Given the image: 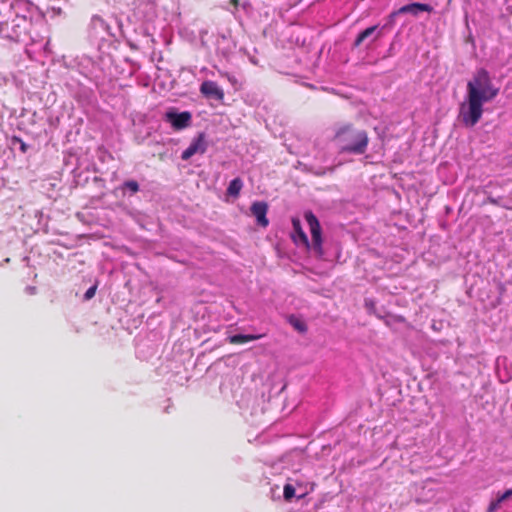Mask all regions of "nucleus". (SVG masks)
Masks as SVG:
<instances>
[{
	"label": "nucleus",
	"mask_w": 512,
	"mask_h": 512,
	"mask_svg": "<svg viewBox=\"0 0 512 512\" xmlns=\"http://www.w3.org/2000/svg\"><path fill=\"white\" fill-rule=\"evenodd\" d=\"M500 92L485 68H478L467 83V92L464 102L459 107V121L466 127H474L481 119L484 104L493 101Z\"/></svg>",
	"instance_id": "f257e3e1"
},
{
	"label": "nucleus",
	"mask_w": 512,
	"mask_h": 512,
	"mask_svg": "<svg viewBox=\"0 0 512 512\" xmlns=\"http://www.w3.org/2000/svg\"><path fill=\"white\" fill-rule=\"evenodd\" d=\"M4 17L0 19V37L10 42L18 43L25 35L28 28V16L20 14L22 7L28 6L26 0H14L11 3H3Z\"/></svg>",
	"instance_id": "f03ea898"
},
{
	"label": "nucleus",
	"mask_w": 512,
	"mask_h": 512,
	"mask_svg": "<svg viewBox=\"0 0 512 512\" xmlns=\"http://www.w3.org/2000/svg\"><path fill=\"white\" fill-rule=\"evenodd\" d=\"M333 141L340 154L362 155L367 150L369 138L365 130L344 124L336 129Z\"/></svg>",
	"instance_id": "7ed1b4c3"
},
{
	"label": "nucleus",
	"mask_w": 512,
	"mask_h": 512,
	"mask_svg": "<svg viewBox=\"0 0 512 512\" xmlns=\"http://www.w3.org/2000/svg\"><path fill=\"white\" fill-rule=\"evenodd\" d=\"M304 218L310 229L311 243L309 242L306 233L302 230L300 221L298 219H293L292 221L295 233L293 235V239L296 244H303L305 247L311 248L316 256L322 257L324 255V251L322 247V230L319 220L312 211H306L304 213Z\"/></svg>",
	"instance_id": "20e7f679"
},
{
	"label": "nucleus",
	"mask_w": 512,
	"mask_h": 512,
	"mask_svg": "<svg viewBox=\"0 0 512 512\" xmlns=\"http://www.w3.org/2000/svg\"><path fill=\"white\" fill-rule=\"evenodd\" d=\"M164 121L169 123L174 130H182L192 123V114L189 111L179 112L175 108L166 111Z\"/></svg>",
	"instance_id": "39448f33"
},
{
	"label": "nucleus",
	"mask_w": 512,
	"mask_h": 512,
	"mask_svg": "<svg viewBox=\"0 0 512 512\" xmlns=\"http://www.w3.org/2000/svg\"><path fill=\"white\" fill-rule=\"evenodd\" d=\"M89 31L91 37L96 40H104L106 36L116 37V34L111 31L110 25L98 15L92 16Z\"/></svg>",
	"instance_id": "423d86ee"
},
{
	"label": "nucleus",
	"mask_w": 512,
	"mask_h": 512,
	"mask_svg": "<svg viewBox=\"0 0 512 512\" xmlns=\"http://www.w3.org/2000/svg\"><path fill=\"white\" fill-rule=\"evenodd\" d=\"M207 147L206 135L204 132H200L195 138H193L188 148L182 152L181 159L187 161L195 154H204Z\"/></svg>",
	"instance_id": "0eeeda50"
},
{
	"label": "nucleus",
	"mask_w": 512,
	"mask_h": 512,
	"mask_svg": "<svg viewBox=\"0 0 512 512\" xmlns=\"http://www.w3.org/2000/svg\"><path fill=\"white\" fill-rule=\"evenodd\" d=\"M387 29V25L379 26V25H373L362 32L358 34L356 39L354 40L353 47L357 48L359 47L365 40L370 39L369 43L367 44V47L370 46L374 41L379 39L382 35L384 30Z\"/></svg>",
	"instance_id": "6e6552de"
},
{
	"label": "nucleus",
	"mask_w": 512,
	"mask_h": 512,
	"mask_svg": "<svg viewBox=\"0 0 512 512\" xmlns=\"http://www.w3.org/2000/svg\"><path fill=\"white\" fill-rule=\"evenodd\" d=\"M199 91L207 100H215L218 102H223L224 100V91L215 81H203Z\"/></svg>",
	"instance_id": "1a4fd4ad"
},
{
	"label": "nucleus",
	"mask_w": 512,
	"mask_h": 512,
	"mask_svg": "<svg viewBox=\"0 0 512 512\" xmlns=\"http://www.w3.org/2000/svg\"><path fill=\"white\" fill-rule=\"evenodd\" d=\"M251 213L256 218L257 225L267 227L269 220L267 218L268 204L265 201H255L251 205Z\"/></svg>",
	"instance_id": "9d476101"
},
{
	"label": "nucleus",
	"mask_w": 512,
	"mask_h": 512,
	"mask_svg": "<svg viewBox=\"0 0 512 512\" xmlns=\"http://www.w3.org/2000/svg\"><path fill=\"white\" fill-rule=\"evenodd\" d=\"M234 48V42L224 34L220 35L217 38L216 52L218 55H221L225 59H228L229 56L233 53Z\"/></svg>",
	"instance_id": "9b49d317"
},
{
	"label": "nucleus",
	"mask_w": 512,
	"mask_h": 512,
	"mask_svg": "<svg viewBox=\"0 0 512 512\" xmlns=\"http://www.w3.org/2000/svg\"><path fill=\"white\" fill-rule=\"evenodd\" d=\"M119 190L122 191V194L132 196L140 191L139 183L136 180H126L120 186Z\"/></svg>",
	"instance_id": "f8f14e48"
},
{
	"label": "nucleus",
	"mask_w": 512,
	"mask_h": 512,
	"mask_svg": "<svg viewBox=\"0 0 512 512\" xmlns=\"http://www.w3.org/2000/svg\"><path fill=\"white\" fill-rule=\"evenodd\" d=\"M262 337V335L256 334H235L228 337L229 343L232 344H243L246 342L258 340Z\"/></svg>",
	"instance_id": "ddd939ff"
},
{
	"label": "nucleus",
	"mask_w": 512,
	"mask_h": 512,
	"mask_svg": "<svg viewBox=\"0 0 512 512\" xmlns=\"http://www.w3.org/2000/svg\"><path fill=\"white\" fill-rule=\"evenodd\" d=\"M242 187L243 181L241 180V178L236 177L230 181L227 188V194L232 197H238Z\"/></svg>",
	"instance_id": "4468645a"
},
{
	"label": "nucleus",
	"mask_w": 512,
	"mask_h": 512,
	"mask_svg": "<svg viewBox=\"0 0 512 512\" xmlns=\"http://www.w3.org/2000/svg\"><path fill=\"white\" fill-rule=\"evenodd\" d=\"M410 14L418 16L421 12H432L433 7L429 4L413 2L409 4Z\"/></svg>",
	"instance_id": "2eb2a0df"
},
{
	"label": "nucleus",
	"mask_w": 512,
	"mask_h": 512,
	"mask_svg": "<svg viewBox=\"0 0 512 512\" xmlns=\"http://www.w3.org/2000/svg\"><path fill=\"white\" fill-rule=\"evenodd\" d=\"M10 145L12 148H17L20 150L21 153L25 154L28 149H29V145L26 144L20 137H17V136H13L11 139H10Z\"/></svg>",
	"instance_id": "dca6fc26"
},
{
	"label": "nucleus",
	"mask_w": 512,
	"mask_h": 512,
	"mask_svg": "<svg viewBox=\"0 0 512 512\" xmlns=\"http://www.w3.org/2000/svg\"><path fill=\"white\" fill-rule=\"evenodd\" d=\"M364 307L369 314H373L380 319L383 318V316L377 311L376 302L372 298H365Z\"/></svg>",
	"instance_id": "f3484780"
},
{
	"label": "nucleus",
	"mask_w": 512,
	"mask_h": 512,
	"mask_svg": "<svg viewBox=\"0 0 512 512\" xmlns=\"http://www.w3.org/2000/svg\"><path fill=\"white\" fill-rule=\"evenodd\" d=\"M289 323L300 333H304L307 331V325L295 316H290Z\"/></svg>",
	"instance_id": "a211bd4d"
},
{
	"label": "nucleus",
	"mask_w": 512,
	"mask_h": 512,
	"mask_svg": "<svg viewBox=\"0 0 512 512\" xmlns=\"http://www.w3.org/2000/svg\"><path fill=\"white\" fill-rule=\"evenodd\" d=\"M283 496L286 501H290L295 496V488L291 484H286L283 489Z\"/></svg>",
	"instance_id": "6ab92c4d"
},
{
	"label": "nucleus",
	"mask_w": 512,
	"mask_h": 512,
	"mask_svg": "<svg viewBox=\"0 0 512 512\" xmlns=\"http://www.w3.org/2000/svg\"><path fill=\"white\" fill-rule=\"evenodd\" d=\"M97 287H98V283L96 282L94 285H92L90 288H88V290L84 293L83 300L84 301L91 300L95 296Z\"/></svg>",
	"instance_id": "aec40b11"
},
{
	"label": "nucleus",
	"mask_w": 512,
	"mask_h": 512,
	"mask_svg": "<svg viewBox=\"0 0 512 512\" xmlns=\"http://www.w3.org/2000/svg\"><path fill=\"white\" fill-rule=\"evenodd\" d=\"M501 503L502 501H500L499 498L492 501L488 506L487 512H495L500 507Z\"/></svg>",
	"instance_id": "412c9836"
},
{
	"label": "nucleus",
	"mask_w": 512,
	"mask_h": 512,
	"mask_svg": "<svg viewBox=\"0 0 512 512\" xmlns=\"http://www.w3.org/2000/svg\"><path fill=\"white\" fill-rule=\"evenodd\" d=\"M501 503L502 501H500L499 498L492 501L488 506L487 512H495L500 507Z\"/></svg>",
	"instance_id": "4be33fe9"
},
{
	"label": "nucleus",
	"mask_w": 512,
	"mask_h": 512,
	"mask_svg": "<svg viewBox=\"0 0 512 512\" xmlns=\"http://www.w3.org/2000/svg\"><path fill=\"white\" fill-rule=\"evenodd\" d=\"M501 503L502 501H500L499 498L492 501L488 506L487 512H495L500 507Z\"/></svg>",
	"instance_id": "5701e85b"
},
{
	"label": "nucleus",
	"mask_w": 512,
	"mask_h": 512,
	"mask_svg": "<svg viewBox=\"0 0 512 512\" xmlns=\"http://www.w3.org/2000/svg\"><path fill=\"white\" fill-rule=\"evenodd\" d=\"M501 503L502 501H500L499 498L492 501L488 506L487 512H495L500 507Z\"/></svg>",
	"instance_id": "b1692460"
},
{
	"label": "nucleus",
	"mask_w": 512,
	"mask_h": 512,
	"mask_svg": "<svg viewBox=\"0 0 512 512\" xmlns=\"http://www.w3.org/2000/svg\"><path fill=\"white\" fill-rule=\"evenodd\" d=\"M398 15V12L394 11L388 16V21L385 25H387V28L393 26L395 22V17Z\"/></svg>",
	"instance_id": "393cba45"
},
{
	"label": "nucleus",
	"mask_w": 512,
	"mask_h": 512,
	"mask_svg": "<svg viewBox=\"0 0 512 512\" xmlns=\"http://www.w3.org/2000/svg\"><path fill=\"white\" fill-rule=\"evenodd\" d=\"M30 7H31V4L28 2V6L27 7H22L21 10H20V14H24V15L28 16V24L30 23V19H31Z\"/></svg>",
	"instance_id": "a878e982"
},
{
	"label": "nucleus",
	"mask_w": 512,
	"mask_h": 512,
	"mask_svg": "<svg viewBox=\"0 0 512 512\" xmlns=\"http://www.w3.org/2000/svg\"><path fill=\"white\" fill-rule=\"evenodd\" d=\"M512 496V488L505 491L502 495H500L498 498L500 499V501L504 502L506 501L507 499H509L510 497Z\"/></svg>",
	"instance_id": "bb28decb"
},
{
	"label": "nucleus",
	"mask_w": 512,
	"mask_h": 512,
	"mask_svg": "<svg viewBox=\"0 0 512 512\" xmlns=\"http://www.w3.org/2000/svg\"><path fill=\"white\" fill-rule=\"evenodd\" d=\"M396 12H398V15H399V14H403V13H410V7H409V4L402 6V7H401V8H399Z\"/></svg>",
	"instance_id": "cd10ccee"
},
{
	"label": "nucleus",
	"mask_w": 512,
	"mask_h": 512,
	"mask_svg": "<svg viewBox=\"0 0 512 512\" xmlns=\"http://www.w3.org/2000/svg\"><path fill=\"white\" fill-rule=\"evenodd\" d=\"M36 291H37V289H36V287H35V286H27V287L25 288V292H26L27 294H29V295H34V294H36Z\"/></svg>",
	"instance_id": "c85d7f7f"
},
{
	"label": "nucleus",
	"mask_w": 512,
	"mask_h": 512,
	"mask_svg": "<svg viewBox=\"0 0 512 512\" xmlns=\"http://www.w3.org/2000/svg\"><path fill=\"white\" fill-rule=\"evenodd\" d=\"M3 3H7L6 1H2L1 4H0V19H6L7 17H4V14H5V10H4V6H3Z\"/></svg>",
	"instance_id": "c756f323"
},
{
	"label": "nucleus",
	"mask_w": 512,
	"mask_h": 512,
	"mask_svg": "<svg viewBox=\"0 0 512 512\" xmlns=\"http://www.w3.org/2000/svg\"><path fill=\"white\" fill-rule=\"evenodd\" d=\"M488 201L493 205H501L499 198L488 197Z\"/></svg>",
	"instance_id": "7c9ffc66"
},
{
	"label": "nucleus",
	"mask_w": 512,
	"mask_h": 512,
	"mask_svg": "<svg viewBox=\"0 0 512 512\" xmlns=\"http://www.w3.org/2000/svg\"><path fill=\"white\" fill-rule=\"evenodd\" d=\"M93 181H94L95 183H98L101 187H104V180H103L102 178L95 176V177L93 178Z\"/></svg>",
	"instance_id": "2f4dec72"
},
{
	"label": "nucleus",
	"mask_w": 512,
	"mask_h": 512,
	"mask_svg": "<svg viewBox=\"0 0 512 512\" xmlns=\"http://www.w3.org/2000/svg\"><path fill=\"white\" fill-rule=\"evenodd\" d=\"M115 21H116V23H117V26H118L119 32H120V34L122 35V34H123V32H122V23H121V21H119L117 18H115Z\"/></svg>",
	"instance_id": "473e14b6"
},
{
	"label": "nucleus",
	"mask_w": 512,
	"mask_h": 512,
	"mask_svg": "<svg viewBox=\"0 0 512 512\" xmlns=\"http://www.w3.org/2000/svg\"><path fill=\"white\" fill-rule=\"evenodd\" d=\"M239 1L240 0H231L232 4L236 7L239 5Z\"/></svg>",
	"instance_id": "72a5a7b5"
},
{
	"label": "nucleus",
	"mask_w": 512,
	"mask_h": 512,
	"mask_svg": "<svg viewBox=\"0 0 512 512\" xmlns=\"http://www.w3.org/2000/svg\"><path fill=\"white\" fill-rule=\"evenodd\" d=\"M249 5H250V4H249L248 2H246V1H245V2L242 4V7L245 9V8H246V7H248Z\"/></svg>",
	"instance_id": "f704fd0d"
}]
</instances>
